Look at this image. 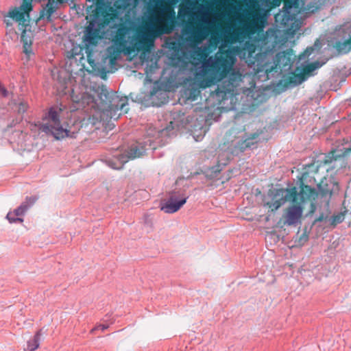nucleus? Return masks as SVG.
Instances as JSON below:
<instances>
[{"mask_svg":"<svg viewBox=\"0 0 351 351\" xmlns=\"http://www.w3.org/2000/svg\"><path fill=\"white\" fill-rule=\"evenodd\" d=\"M95 8L90 14V20L85 27L82 40V50L85 51L88 64L93 66L95 62L94 53L103 38L101 29L108 25L117 17L116 10L112 7L121 3L123 5H137L141 1H93ZM147 5H176L178 3V19L184 25L182 33L186 36V40L193 45L201 43L208 36V29L202 23V16L192 5L199 3L206 5H267L270 8H276L284 3L283 9L274 15L275 22L283 31L289 35H294L300 28L302 21L299 14L313 12L308 8L305 11L303 7L306 1H142Z\"/></svg>","mask_w":351,"mask_h":351,"instance_id":"1","label":"nucleus"},{"mask_svg":"<svg viewBox=\"0 0 351 351\" xmlns=\"http://www.w3.org/2000/svg\"><path fill=\"white\" fill-rule=\"evenodd\" d=\"M318 188L319 192L315 188L305 184L301 180L299 182V188L292 186L269 190L267 195L271 200L266 202L265 206L271 212H275L285 202H290V204L283 210L278 224L280 227L297 226L301 223L306 202H311L310 213L312 214L316 210L314 203L316 198L320 197L328 207L332 195L339 189L337 182L326 178L321 180Z\"/></svg>","mask_w":351,"mask_h":351,"instance_id":"2","label":"nucleus"},{"mask_svg":"<svg viewBox=\"0 0 351 351\" xmlns=\"http://www.w3.org/2000/svg\"><path fill=\"white\" fill-rule=\"evenodd\" d=\"M176 19V13L173 9L165 8L155 14L152 30L145 28L134 29L124 23H120L112 39L114 47L108 48V52L111 55L110 62H114L121 52L130 54L135 51H148L154 45L156 36L173 32Z\"/></svg>","mask_w":351,"mask_h":351,"instance_id":"3","label":"nucleus"},{"mask_svg":"<svg viewBox=\"0 0 351 351\" xmlns=\"http://www.w3.org/2000/svg\"><path fill=\"white\" fill-rule=\"evenodd\" d=\"M234 62V57L228 51L210 57L202 63L201 70L196 73L195 78L199 87H210L227 77L215 90L216 96L224 100L227 94L233 92L242 81V74L233 69Z\"/></svg>","mask_w":351,"mask_h":351,"instance_id":"4","label":"nucleus"},{"mask_svg":"<svg viewBox=\"0 0 351 351\" xmlns=\"http://www.w3.org/2000/svg\"><path fill=\"white\" fill-rule=\"evenodd\" d=\"M33 10L32 1H23L19 6L10 8L7 16L17 23L21 32V40L23 45V52L26 54L32 53L33 32L30 28V12Z\"/></svg>","mask_w":351,"mask_h":351,"instance_id":"5","label":"nucleus"},{"mask_svg":"<svg viewBox=\"0 0 351 351\" xmlns=\"http://www.w3.org/2000/svg\"><path fill=\"white\" fill-rule=\"evenodd\" d=\"M256 51L257 45L254 41L250 40L245 41L241 47L234 48L235 54L244 60L249 66L253 67L256 73L267 71L272 56L271 50L262 52L261 49L256 53Z\"/></svg>","mask_w":351,"mask_h":351,"instance_id":"6","label":"nucleus"},{"mask_svg":"<svg viewBox=\"0 0 351 351\" xmlns=\"http://www.w3.org/2000/svg\"><path fill=\"white\" fill-rule=\"evenodd\" d=\"M110 98V93L104 88H101L99 92L98 91L97 99L88 97V99L92 103L91 106L97 108V114H93L92 117L88 119L93 125H95L103 120L105 115L110 117V119H117L121 115V113H117L118 111L123 110L125 113L128 112L127 110L124 109L126 106L125 102L121 103L119 106V105L112 104Z\"/></svg>","mask_w":351,"mask_h":351,"instance_id":"7","label":"nucleus"},{"mask_svg":"<svg viewBox=\"0 0 351 351\" xmlns=\"http://www.w3.org/2000/svg\"><path fill=\"white\" fill-rule=\"evenodd\" d=\"M266 21L265 16L257 11L247 12L240 21V25L229 34L231 43L240 41L256 33L263 32Z\"/></svg>","mask_w":351,"mask_h":351,"instance_id":"8","label":"nucleus"},{"mask_svg":"<svg viewBox=\"0 0 351 351\" xmlns=\"http://www.w3.org/2000/svg\"><path fill=\"white\" fill-rule=\"evenodd\" d=\"M39 128L47 134H51L56 139L69 136V131L62 128L59 119V114L53 108L50 109L46 123L40 124Z\"/></svg>","mask_w":351,"mask_h":351,"instance_id":"9","label":"nucleus"},{"mask_svg":"<svg viewBox=\"0 0 351 351\" xmlns=\"http://www.w3.org/2000/svg\"><path fill=\"white\" fill-rule=\"evenodd\" d=\"M145 149L143 147L141 148L137 146L130 147L125 154L114 156L113 158L108 161V165L114 169H121L125 163L130 160H134L144 155Z\"/></svg>","mask_w":351,"mask_h":351,"instance_id":"10","label":"nucleus"},{"mask_svg":"<svg viewBox=\"0 0 351 351\" xmlns=\"http://www.w3.org/2000/svg\"><path fill=\"white\" fill-rule=\"evenodd\" d=\"M188 197L180 192H173L162 206L161 210L166 213H174L186 202Z\"/></svg>","mask_w":351,"mask_h":351,"instance_id":"11","label":"nucleus"},{"mask_svg":"<svg viewBox=\"0 0 351 351\" xmlns=\"http://www.w3.org/2000/svg\"><path fill=\"white\" fill-rule=\"evenodd\" d=\"M320 64L318 62H314L302 68V71L300 73H293L287 79V82L291 84L298 85L304 82L307 77L311 75L315 69H318Z\"/></svg>","mask_w":351,"mask_h":351,"instance_id":"12","label":"nucleus"},{"mask_svg":"<svg viewBox=\"0 0 351 351\" xmlns=\"http://www.w3.org/2000/svg\"><path fill=\"white\" fill-rule=\"evenodd\" d=\"M64 1H47L45 7L40 11L39 16L36 19V23H38L42 19H46L47 21H51V16L58 8V4L62 3Z\"/></svg>","mask_w":351,"mask_h":351,"instance_id":"13","label":"nucleus"},{"mask_svg":"<svg viewBox=\"0 0 351 351\" xmlns=\"http://www.w3.org/2000/svg\"><path fill=\"white\" fill-rule=\"evenodd\" d=\"M335 48L339 53L346 54L350 52L351 51V35L347 40L336 42Z\"/></svg>","mask_w":351,"mask_h":351,"instance_id":"14","label":"nucleus"},{"mask_svg":"<svg viewBox=\"0 0 351 351\" xmlns=\"http://www.w3.org/2000/svg\"><path fill=\"white\" fill-rule=\"evenodd\" d=\"M41 336V330H38L34 337L27 341V351H35L38 348Z\"/></svg>","mask_w":351,"mask_h":351,"instance_id":"15","label":"nucleus"},{"mask_svg":"<svg viewBox=\"0 0 351 351\" xmlns=\"http://www.w3.org/2000/svg\"><path fill=\"white\" fill-rule=\"evenodd\" d=\"M347 213L348 210L345 209V210H343V212H340L337 215H334L330 219V225L335 227L337 224L343 222Z\"/></svg>","mask_w":351,"mask_h":351,"instance_id":"16","label":"nucleus"},{"mask_svg":"<svg viewBox=\"0 0 351 351\" xmlns=\"http://www.w3.org/2000/svg\"><path fill=\"white\" fill-rule=\"evenodd\" d=\"M27 210L28 206L26 204H21L19 207L13 211V213L15 216H17V217H20L21 216H23Z\"/></svg>","mask_w":351,"mask_h":351,"instance_id":"17","label":"nucleus"},{"mask_svg":"<svg viewBox=\"0 0 351 351\" xmlns=\"http://www.w3.org/2000/svg\"><path fill=\"white\" fill-rule=\"evenodd\" d=\"M6 218L10 223L23 222V219L21 217L15 216L13 212H9L6 216Z\"/></svg>","mask_w":351,"mask_h":351,"instance_id":"18","label":"nucleus"},{"mask_svg":"<svg viewBox=\"0 0 351 351\" xmlns=\"http://www.w3.org/2000/svg\"><path fill=\"white\" fill-rule=\"evenodd\" d=\"M37 197L36 196L27 197L25 202L21 204H26L28 206V208L32 206L37 200Z\"/></svg>","mask_w":351,"mask_h":351,"instance_id":"19","label":"nucleus"},{"mask_svg":"<svg viewBox=\"0 0 351 351\" xmlns=\"http://www.w3.org/2000/svg\"><path fill=\"white\" fill-rule=\"evenodd\" d=\"M257 137H258V134H253L252 138H248L245 139L243 142V144H242L243 147L245 148V147H250L251 145L254 144V143L252 142V141H253L254 139H255Z\"/></svg>","mask_w":351,"mask_h":351,"instance_id":"20","label":"nucleus"},{"mask_svg":"<svg viewBox=\"0 0 351 351\" xmlns=\"http://www.w3.org/2000/svg\"><path fill=\"white\" fill-rule=\"evenodd\" d=\"M28 108L27 104L25 101H21L18 104L17 111L19 113H24Z\"/></svg>","mask_w":351,"mask_h":351,"instance_id":"21","label":"nucleus"},{"mask_svg":"<svg viewBox=\"0 0 351 351\" xmlns=\"http://www.w3.org/2000/svg\"><path fill=\"white\" fill-rule=\"evenodd\" d=\"M3 16V22L5 24L6 28L12 27L13 25L12 19H10L9 16H7V13H4Z\"/></svg>","mask_w":351,"mask_h":351,"instance_id":"22","label":"nucleus"},{"mask_svg":"<svg viewBox=\"0 0 351 351\" xmlns=\"http://www.w3.org/2000/svg\"><path fill=\"white\" fill-rule=\"evenodd\" d=\"M343 32L348 34L349 36L351 35V21L345 23L342 25Z\"/></svg>","mask_w":351,"mask_h":351,"instance_id":"23","label":"nucleus"},{"mask_svg":"<svg viewBox=\"0 0 351 351\" xmlns=\"http://www.w3.org/2000/svg\"><path fill=\"white\" fill-rule=\"evenodd\" d=\"M108 328V325L99 324L93 328L91 330V333H94V332L97 330H101L102 331L105 330Z\"/></svg>","mask_w":351,"mask_h":351,"instance_id":"24","label":"nucleus"},{"mask_svg":"<svg viewBox=\"0 0 351 351\" xmlns=\"http://www.w3.org/2000/svg\"><path fill=\"white\" fill-rule=\"evenodd\" d=\"M328 217V215H325L324 213H322L319 216L315 219V222L322 221Z\"/></svg>","mask_w":351,"mask_h":351,"instance_id":"25","label":"nucleus"},{"mask_svg":"<svg viewBox=\"0 0 351 351\" xmlns=\"http://www.w3.org/2000/svg\"><path fill=\"white\" fill-rule=\"evenodd\" d=\"M267 40V36H263V37L261 39V41L263 43L266 44V40Z\"/></svg>","mask_w":351,"mask_h":351,"instance_id":"26","label":"nucleus"},{"mask_svg":"<svg viewBox=\"0 0 351 351\" xmlns=\"http://www.w3.org/2000/svg\"><path fill=\"white\" fill-rule=\"evenodd\" d=\"M218 163H219V165H227V160H226L224 162H221L220 160H219Z\"/></svg>","mask_w":351,"mask_h":351,"instance_id":"27","label":"nucleus"},{"mask_svg":"<svg viewBox=\"0 0 351 351\" xmlns=\"http://www.w3.org/2000/svg\"><path fill=\"white\" fill-rule=\"evenodd\" d=\"M303 237L304 238L305 241H307L308 237L306 234H303L302 237L300 238V239H302Z\"/></svg>","mask_w":351,"mask_h":351,"instance_id":"28","label":"nucleus"},{"mask_svg":"<svg viewBox=\"0 0 351 351\" xmlns=\"http://www.w3.org/2000/svg\"><path fill=\"white\" fill-rule=\"evenodd\" d=\"M189 97H191L193 100L195 99V97H192L191 95H190Z\"/></svg>","mask_w":351,"mask_h":351,"instance_id":"29","label":"nucleus"},{"mask_svg":"<svg viewBox=\"0 0 351 351\" xmlns=\"http://www.w3.org/2000/svg\"><path fill=\"white\" fill-rule=\"evenodd\" d=\"M73 7L76 8V5L75 3H73Z\"/></svg>","mask_w":351,"mask_h":351,"instance_id":"30","label":"nucleus"}]
</instances>
